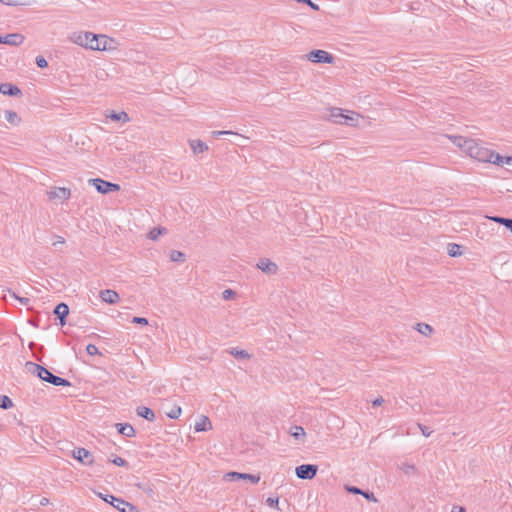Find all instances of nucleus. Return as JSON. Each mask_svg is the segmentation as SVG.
Segmentation results:
<instances>
[{
    "mask_svg": "<svg viewBox=\"0 0 512 512\" xmlns=\"http://www.w3.org/2000/svg\"><path fill=\"white\" fill-rule=\"evenodd\" d=\"M467 154L480 162H489L492 163L494 159L495 152L484 147L477 140H474Z\"/></svg>",
    "mask_w": 512,
    "mask_h": 512,
    "instance_id": "obj_1",
    "label": "nucleus"
},
{
    "mask_svg": "<svg viewBox=\"0 0 512 512\" xmlns=\"http://www.w3.org/2000/svg\"><path fill=\"white\" fill-rule=\"evenodd\" d=\"M330 117L334 123L354 126L358 122L359 114L351 112L350 115H347L343 113L342 109L333 108Z\"/></svg>",
    "mask_w": 512,
    "mask_h": 512,
    "instance_id": "obj_2",
    "label": "nucleus"
},
{
    "mask_svg": "<svg viewBox=\"0 0 512 512\" xmlns=\"http://www.w3.org/2000/svg\"><path fill=\"white\" fill-rule=\"evenodd\" d=\"M89 183L93 185L99 193L102 194L118 191L120 189V186L118 184L100 178L90 179Z\"/></svg>",
    "mask_w": 512,
    "mask_h": 512,
    "instance_id": "obj_3",
    "label": "nucleus"
},
{
    "mask_svg": "<svg viewBox=\"0 0 512 512\" xmlns=\"http://www.w3.org/2000/svg\"><path fill=\"white\" fill-rule=\"evenodd\" d=\"M318 471V466L314 464H302L295 469L296 476L302 480L313 479Z\"/></svg>",
    "mask_w": 512,
    "mask_h": 512,
    "instance_id": "obj_4",
    "label": "nucleus"
},
{
    "mask_svg": "<svg viewBox=\"0 0 512 512\" xmlns=\"http://www.w3.org/2000/svg\"><path fill=\"white\" fill-rule=\"evenodd\" d=\"M308 60L315 63H332L333 56L324 50H313L308 54Z\"/></svg>",
    "mask_w": 512,
    "mask_h": 512,
    "instance_id": "obj_5",
    "label": "nucleus"
},
{
    "mask_svg": "<svg viewBox=\"0 0 512 512\" xmlns=\"http://www.w3.org/2000/svg\"><path fill=\"white\" fill-rule=\"evenodd\" d=\"M47 196L50 201H65L70 198L71 191L70 189L65 187H54L53 189L47 192Z\"/></svg>",
    "mask_w": 512,
    "mask_h": 512,
    "instance_id": "obj_6",
    "label": "nucleus"
},
{
    "mask_svg": "<svg viewBox=\"0 0 512 512\" xmlns=\"http://www.w3.org/2000/svg\"><path fill=\"white\" fill-rule=\"evenodd\" d=\"M92 32H73L69 35L68 39L79 46L86 49L89 48V40Z\"/></svg>",
    "mask_w": 512,
    "mask_h": 512,
    "instance_id": "obj_7",
    "label": "nucleus"
},
{
    "mask_svg": "<svg viewBox=\"0 0 512 512\" xmlns=\"http://www.w3.org/2000/svg\"><path fill=\"white\" fill-rule=\"evenodd\" d=\"M40 379L55 386L67 387L71 385L68 380L52 374L47 368H45L44 373Z\"/></svg>",
    "mask_w": 512,
    "mask_h": 512,
    "instance_id": "obj_8",
    "label": "nucleus"
},
{
    "mask_svg": "<svg viewBox=\"0 0 512 512\" xmlns=\"http://www.w3.org/2000/svg\"><path fill=\"white\" fill-rule=\"evenodd\" d=\"M110 498H111V505L114 508H116L117 510H119L120 512H138L137 507L129 502H127L123 499L117 498L115 496H110Z\"/></svg>",
    "mask_w": 512,
    "mask_h": 512,
    "instance_id": "obj_9",
    "label": "nucleus"
},
{
    "mask_svg": "<svg viewBox=\"0 0 512 512\" xmlns=\"http://www.w3.org/2000/svg\"><path fill=\"white\" fill-rule=\"evenodd\" d=\"M73 457L84 465H91L94 462L93 455L85 448L73 450Z\"/></svg>",
    "mask_w": 512,
    "mask_h": 512,
    "instance_id": "obj_10",
    "label": "nucleus"
},
{
    "mask_svg": "<svg viewBox=\"0 0 512 512\" xmlns=\"http://www.w3.org/2000/svg\"><path fill=\"white\" fill-rule=\"evenodd\" d=\"M226 478L230 481L236 480H249L253 484H257L260 481V475H253L247 473H239V472H229L226 474Z\"/></svg>",
    "mask_w": 512,
    "mask_h": 512,
    "instance_id": "obj_11",
    "label": "nucleus"
},
{
    "mask_svg": "<svg viewBox=\"0 0 512 512\" xmlns=\"http://www.w3.org/2000/svg\"><path fill=\"white\" fill-rule=\"evenodd\" d=\"M257 268L260 269L263 273L269 275H274L278 271L277 264L267 258L260 259L257 263Z\"/></svg>",
    "mask_w": 512,
    "mask_h": 512,
    "instance_id": "obj_12",
    "label": "nucleus"
},
{
    "mask_svg": "<svg viewBox=\"0 0 512 512\" xmlns=\"http://www.w3.org/2000/svg\"><path fill=\"white\" fill-rule=\"evenodd\" d=\"M452 143L459 147L464 152H468L475 139L466 138L463 136H451L449 137Z\"/></svg>",
    "mask_w": 512,
    "mask_h": 512,
    "instance_id": "obj_13",
    "label": "nucleus"
},
{
    "mask_svg": "<svg viewBox=\"0 0 512 512\" xmlns=\"http://www.w3.org/2000/svg\"><path fill=\"white\" fill-rule=\"evenodd\" d=\"M24 39V36L18 33L7 34L5 36H0V44L18 46L23 43Z\"/></svg>",
    "mask_w": 512,
    "mask_h": 512,
    "instance_id": "obj_14",
    "label": "nucleus"
},
{
    "mask_svg": "<svg viewBox=\"0 0 512 512\" xmlns=\"http://www.w3.org/2000/svg\"><path fill=\"white\" fill-rule=\"evenodd\" d=\"M99 296L103 302L108 304H116L120 299L119 294L111 289L101 290Z\"/></svg>",
    "mask_w": 512,
    "mask_h": 512,
    "instance_id": "obj_15",
    "label": "nucleus"
},
{
    "mask_svg": "<svg viewBox=\"0 0 512 512\" xmlns=\"http://www.w3.org/2000/svg\"><path fill=\"white\" fill-rule=\"evenodd\" d=\"M54 314L57 316V318L60 321V325L63 326L66 323V317L69 314V307L66 303H59L55 309Z\"/></svg>",
    "mask_w": 512,
    "mask_h": 512,
    "instance_id": "obj_16",
    "label": "nucleus"
},
{
    "mask_svg": "<svg viewBox=\"0 0 512 512\" xmlns=\"http://www.w3.org/2000/svg\"><path fill=\"white\" fill-rule=\"evenodd\" d=\"M0 93H2L3 95H8V96H21L22 95V92L21 90L11 84V83H1L0 84Z\"/></svg>",
    "mask_w": 512,
    "mask_h": 512,
    "instance_id": "obj_17",
    "label": "nucleus"
},
{
    "mask_svg": "<svg viewBox=\"0 0 512 512\" xmlns=\"http://www.w3.org/2000/svg\"><path fill=\"white\" fill-rule=\"evenodd\" d=\"M194 429L196 432H203L212 429L211 421L207 416L201 415L195 423Z\"/></svg>",
    "mask_w": 512,
    "mask_h": 512,
    "instance_id": "obj_18",
    "label": "nucleus"
},
{
    "mask_svg": "<svg viewBox=\"0 0 512 512\" xmlns=\"http://www.w3.org/2000/svg\"><path fill=\"white\" fill-rule=\"evenodd\" d=\"M116 428L118 430V433L125 437H134L135 436V429L134 427L129 423H117Z\"/></svg>",
    "mask_w": 512,
    "mask_h": 512,
    "instance_id": "obj_19",
    "label": "nucleus"
},
{
    "mask_svg": "<svg viewBox=\"0 0 512 512\" xmlns=\"http://www.w3.org/2000/svg\"><path fill=\"white\" fill-rule=\"evenodd\" d=\"M136 413L139 417H142L148 421H154L155 420V413L152 409L146 406H139L136 409Z\"/></svg>",
    "mask_w": 512,
    "mask_h": 512,
    "instance_id": "obj_20",
    "label": "nucleus"
},
{
    "mask_svg": "<svg viewBox=\"0 0 512 512\" xmlns=\"http://www.w3.org/2000/svg\"><path fill=\"white\" fill-rule=\"evenodd\" d=\"M447 253L450 257L461 256L463 253L462 246L456 243H449L447 246Z\"/></svg>",
    "mask_w": 512,
    "mask_h": 512,
    "instance_id": "obj_21",
    "label": "nucleus"
},
{
    "mask_svg": "<svg viewBox=\"0 0 512 512\" xmlns=\"http://www.w3.org/2000/svg\"><path fill=\"white\" fill-rule=\"evenodd\" d=\"M493 164L502 166L504 164L506 165H512V156H501L500 154L495 152L494 159L492 160Z\"/></svg>",
    "mask_w": 512,
    "mask_h": 512,
    "instance_id": "obj_22",
    "label": "nucleus"
},
{
    "mask_svg": "<svg viewBox=\"0 0 512 512\" xmlns=\"http://www.w3.org/2000/svg\"><path fill=\"white\" fill-rule=\"evenodd\" d=\"M5 119L13 126H18L21 122V118L17 115V113L11 110L5 111Z\"/></svg>",
    "mask_w": 512,
    "mask_h": 512,
    "instance_id": "obj_23",
    "label": "nucleus"
},
{
    "mask_svg": "<svg viewBox=\"0 0 512 512\" xmlns=\"http://www.w3.org/2000/svg\"><path fill=\"white\" fill-rule=\"evenodd\" d=\"M100 37V51L110 50L112 49L111 44L114 43V40L106 35H99Z\"/></svg>",
    "mask_w": 512,
    "mask_h": 512,
    "instance_id": "obj_24",
    "label": "nucleus"
},
{
    "mask_svg": "<svg viewBox=\"0 0 512 512\" xmlns=\"http://www.w3.org/2000/svg\"><path fill=\"white\" fill-rule=\"evenodd\" d=\"M190 146L194 153H203L208 150V146L201 140H192Z\"/></svg>",
    "mask_w": 512,
    "mask_h": 512,
    "instance_id": "obj_25",
    "label": "nucleus"
},
{
    "mask_svg": "<svg viewBox=\"0 0 512 512\" xmlns=\"http://www.w3.org/2000/svg\"><path fill=\"white\" fill-rule=\"evenodd\" d=\"M290 434L293 436L296 440H304L306 436V432L303 427L301 426H293L290 429Z\"/></svg>",
    "mask_w": 512,
    "mask_h": 512,
    "instance_id": "obj_26",
    "label": "nucleus"
},
{
    "mask_svg": "<svg viewBox=\"0 0 512 512\" xmlns=\"http://www.w3.org/2000/svg\"><path fill=\"white\" fill-rule=\"evenodd\" d=\"M415 328L424 336H430L434 331L433 327L427 323H418Z\"/></svg>",
    "mask_w": 512,
    "mask_h": 512,
    "instance_id": "obj_27",
    "label": "nucleus"
},
{
    "mask_svg": "<svg viewBox=\"0 0 512 512\" xmlns=\"http://www.w3.org/2000/svg\"><path fill=\"white\" fill-rule=\"evenodd\" d=\"M26 366L28 367V370L31 373L37 374V376L39 378L42 377V374L44 373L45 367H43V366H41L39 364L33 363V362H27Z\"/></svg>",
    "mask_w": 512,
    "mask_h": 512,
    "instance_id": "obj_28",
    "label": "nucleus"
},
{
    "mask_svg": "<svg viewBox=\"0 0 512 512\" xmlns=\"http://www.w3.org/2000/svg\"><path fill=\"white\" fill-rule=\"evenodd\" d=\"M108 117L113 121H123L128 122L130 120L128 114L124 111L114 112L112 111Z\"/></svg>",
    "mask_w": 512,
    "mask_h": 512,
    "instance_id": "obj_29",
    "label": "nucleus"
},
{
    "mask_svg": "<svg viewBox=\"0 0 512 512\" xmlns=\"http://www.w3.org/2000/svg\"><path fill=\"white\" fill-rule=\"evenodd\" d=\"M491 220L505 226L512 233V219L504 218V217H500V216H494V217H491Z\"/></svg>",
    "mask_w": 512,
    "mask_h": 512,
    "instance_id": "obj_30",
    "label": "nucleus"
},
{
    "mask_svg": "<svg viewBox=\"0 0 512 512\" xmlns=\"http://www.w3.org/2000/svg\"><path fill=\"white\" fill-rule=\"evenodd\" d=\"M167 233V229L164 228V227H158V228H153L149 234H148V237L149 239L151 240H157L161 235H165Z\"/></svg>",
    "mask_w": 512,
    "mask_h": 512,
    "instance_id": "obj_31",
    "label": "nucleus"
},
{
    "mask_svg": "<svg viewBox=\"0 0 512 512\" xmlns=\"http://www.w3.org/2000/svg\"><path fill=\"white\" fill-rule=\"evenodd\" d=\"M99 41H100L99 35L92 33V35L90 36L88 49L100 51Z\"/></svg>",
    "mask_w": 512,
    "mask_h": 512,
    "instance_id": "obj_32",
    "label": "nucleus"
},
{
    "mask_svg": "<svg viewBox=\"0 0 512 512\" xmlns=\"http://www.w3.org/2000/svg\"><path fill=\"white\" fill-rule=\"evenodd\" d=\"M229 353L237 359H249L250 355L245 350H239L237 348H232Z\"/></svg>",
    "mask_w": 512,
    "mask_h": 512,
    "instance_id": "obj_33",
    "label": "nucleus"
},
{
    "mask_svg": "<svg viewBox=\"0 0 512 512\" xmlns=\"http://www.w3.org/2000/svg\"><path fill=\"white\" fill-rule=\"evenodd\" d=\"M170 260L173 262H181L185 260V254L178 250H172L170 252Z\"/></svg>",
    "mask_w": 512,
    "mask_h": 512,
    "instance_id": "obj_34",
    "label": "nucleus"
},
{
    "mask_svg": "<svg viewBox=\"0 0 512 512\" xmlns=\"http://www.w3.org/2000/svg\"><path fill=\"white\" fill-rule=\"evenodd\" d=\"M12 406H13V402L8 396H6V395L0 396V408L9 409Z\"/></svg>",
    "mask_w": 512,
    "mask_h": 512,
    "instance_id": "obj_35",
    "label": "nucleus"
},
{
    "mask_svg": "<svg viewBox=\"0 0 512 512\" xmlns=\"http://www.w3.org/2000/svg\"><path fill=\"white\" fill-rule=\"evenodd\" d=\"M109 461L117 466H120V467L128 466L127 461L119 456H114L113 458H110Z\"/></svg>",
    "mask_w": 512,
    "mask_h": 512,
    "instance_id": "obj_36",
    "label": "nucleus"
},
{
    "mask_svg": "<svg viewBox=\"0 0 512 512\" xmlns=\"http://www.w3.org/2000/svg\"><path fill=\"white\" fill-rule=\"evenodd\" d=\"M399 468L407 475L414 473L416 470L415 466L409 463H403Z\"/></svg>",
    "mask_w": 512,
    "mask_h": 512,
    "instance_id": "obj_37",
    "label": "nucleus"
},
{
    "mask_svg": "<svg viewBox=\"0 0 512 512\" xmlns=\"http://www.w3.org/2000/svg\"><path fill=\"white\" fill-rule=\"evenodd\" d=\"M181 407L177 406L175 408H173L170 412L167 413V416L170 418V419H178L181 415Z\"/></svg>",
    "mask_w": 512,
    "mask_h": 512,
    "instance_id": "obj_38",
    "label": "nucleus"
},
{
    "mask_svg": "<svg viewBox=\"0 0 512 512\" xmlns=\"http://www.w3.org/2000/svg\"><path fill=\"white\" fill-rule=\"evenodd\" d=\"M345 490L348 492V493H351V494H356V495H362L363 491L362 489L356 487V486H350V485H345Z\"/></svg>",
    "mask_w": 512,
    "mask_h": 512,
    "instance_id": "obj_39",
    "label": "nucleus"
},
{
    "mask_svg": "<svg viewBox=\"0 0 512 512\" xmlns=\"http://www.w3.org/2000/svg\"><path fill=\"white\" fill-rule=\"evenodd\" d=\"M362 496L367 499L368 501H371V502H378V499L375 497L374 493L369 491V490H364L363 493H362Z\"/></svg>",
    "mask_w": 512,
    "mask_h": 512,
    "instance_id": "obj_40",
    "label": "nucleus"
},
{
    "mask_svg": "<svg viewBox=\"0 0 512 512\" xmlns=\"http://www.w3.org/2000/svg\"><path fill=\"white\" fill-rule=\"evenodd\" d=\"M212 137L218 138L221 135H236L233 131L229 130H223V131H212L211 132Z\"/></svg>",
    "mask_w": 512,
    "mask_h": 512,
    "instance_id": "obj_41",
    "label": "nucleus"
},
{
    "mask_svg": "<svg viewBox=\"0 0 512 512\" xmlns=\"http://www.w3.org/2000/svg\"><path fill=\"white\" fill-rule=\"evenodd\" d=\"M36 64L39 68H46L48 66L47 60L43 56L36 57Z\"/></svg>",
    "mask_w": 512,
    "mask_h": 512,
    "instance_id": "obj_42",
    "label": "nucleus"
},
{
    "mask_svg": "<svg viewBox=\"0 0 512 512\" xmlns=\"http://www.w3.org/2000/svg\"><path fill=\"white\" fill-rule=\"evenodd\" d=\"M86 352L91 356L99 353L98 348L94 344H88L86 346Z\"/></svg>",
    "mask_w": 512,
    "mask_h": 512,
    "instance_id": "obj_43",
    "label": "nucleus"
},
{
    "mask_svg": "<svg viewBox=\"0 0 512 512\" xmlns=\"http://www.w3.org/2000/svg\"><path fill=\"white\" fill-rule=\"evenodd\" d=\"M296 1L300 2V3H305V5H308L309 7H311V9H313L315 11L319 10V5L313 3L311 0H296Z\"/></svg>",
    "mask_w": 512,
    "mask_h": 512,
    "instance_id": "obj_44",
    "label": "nucleus"
},
{
    "mask_svg": "<svg viewBox=\"0 0 512 512\" xmlns=\"http://www.w3.org/2000/svg\"><path fill=\"white\" fill-rule=\"evenodd\" d=\"M418 427L421 431V433L425 436V437H429L432 433V431L430 430L429 427L425 426V425H422V424H418Z\"/></svg>",
    "mask_w": 512,
    "mask_h": 512,
    "instance_id": "obj_45",
    "label": "nucleus"
},
{
    "mask_svg": "<svg viewBox=\"0 0 512 512\" xmlns=\"http://www.w3.org/2000/svg\"><path fill=\"white\" fill-rule=\"evenodd\" d=\"M235 295V292L231 289H226L222 293V297L224 300H229Z\"/></svg>",
    "mask_w": 512,
    "mask_h": 512,
    "instance_id": "obj_46",
    "label": "nucleus"
},
{
    "mask_svg": "<svg viewBox=\"0 0 512 512\" xmlns=\"http://www.w3.org/2000/svg\"><path fill=\"white\" fill-rule=\"evenodd\" d=\"M266 503L269 507L275 508L278 506L279 500L278 498L268 497Z\"/></svg>",
    "mask_w": 512,
    "mask_h": 512,
    "instance_id": "obj_47",
    "label": "nucleus"
},
{
    "mask_svg": "<svg viewBox=\"0 0 512 512\" xmlns=\"http://www.w3.org/2000/svg\"><path fill=\"white\" fill-rule=\"evenodd\" d=\"M132 323H135V324H142V325H147L148 324V320L144 317H133L132 319Z\"/></svg>",
    "mask_w": 512,
    "mask_h": 512,
    "instance_id": "obj_48",
    "label": "nucleus"
},
{
    "mask_svg": "<svg viewBox=\"0 0 512 512\" xmlns=\"http://www.w3.org/2000/svg\"><path fill=\"white\" fill-rule=\"evenodd\" d=\"M4 4L8 5V6H17V5H20L21 2H20V0H5Z\"/></svg>",
    "mask_w": 512,
    "mask_h": 512,
    "instance_id": "obj_49",
    "label": "nucleus"
},
{
    "mask_svg": "<svg viewBox=\"0 0 512 512\" xmlns=\"http://www.w3.org/2000/svg\"><path fill=\"white\" fill-rule=\"evenodd\" d=\"M16 300H18L22 305H28V303L30 302V299L29 298H26V297H16Z\"/></svg>",
    "mask_w": 512,
    "mask_h": 512,
    "instance_id": "obj_50",
    "label": "nucleus"
},
{
    "mask_svg": "<svg viewBox=\"0 0 512 512\" xmlns=\"http://www.w3.org/2000/svg\"><path fill=\"white\" fill-rule=\"evenodd\" d=\"M383 402H384V399H383L382 397H378V398H376V399L372 402V405H373L374 407H376V406H380V405H382V403H383Z\"/></svg>",
    "mask_w": 512,
    "mask_h": 512,
    "instance_id": "obj_51",
    "label": "nucleus"
},
{
    "mask_svg": "<svg viewBox=\"0 0 512 512\" xmlns=\"http://www.w3.org/2000/svg\"><path fill=\"white\" fill-rule=\"evenodd\" d=\"M65 242L64 238L61 236H56V241L53 242V246H56L57 244H63Z\"/></svg>",
    "mask_w": 512,
    "mask_h": 512,
    "instance_id": "obj_52",
    "label": "nucleus"
},
{
    "mask_svg": "<svg viewBox=\"0 0 512 512\" xmlns=\"http://www.w3.org/2000/svg\"><path fill=\"white\" fill-rule=\"evenodd\" d=\"M49 504V499L48 498H45L43 497L41 500H40V505L41 506H46Z\"/></svg>",
    "mask_w": 512,
    "mask_h": 512,
    "instance_id": "obj_53",
    "label": "nucleus"
},
{
    "mask_svg": "<svg viewBox=\"0 0 512 512\" xmlns=\"http://www.w3.org/2000/svg\"><path fill=\"white\" fill-rule=\"evenodd\" d=\"M452 512H465V509L463 507H454Z\"/></svg>",
    "mask_w": 512,
    "mask_h": 512,
    "instance_id": "obj_54",
    "label": "nucleus"
},
{
    "mask_svg": "<svg viewBox=\"0 0 512 512\" xmlns=\"http://www.w3.org/2000/svg\"><path fill=\"white\" fill-rule=\"evenodd\" d=\"M111 495H106L105 497H103V499L105 500V502L111 504V498H110Z\"/></svg>",
    "mask_w": 512,
    "mask_h": 512,
    "instance_id": "obj_55",
    "label": "nucleus"
},
{
    "mask_svg": "<svg viewBox=\"0 0 512 512\" xmlns=\"http://www.w3.org/2000/svg\"><path fill=\"white\" fill-rule=\"evenodd\" d=\"M8 293H9L13 298H15V299H16V297H18V296L15 294V292H13L12 290H8Z\"/></svg>",
    "mask_w": 512,
    "mask_h": 512,
    "instance_id": "obj_56",
    "label": "nucleus"
},
{
    "mask_svg": "<svg viewBox=\"0 0 512 512\" xmlns=\"http://www.w3.org/2000/svg\"><path fill=\"white\" fill-rule=\"evenodd\" d=\"M4 1H5V0H0V2H1V3H3V4H4Z\"/></svg>",
    "mask_w": 512,
    "mask_h": 512,
    "instance_id": "obj_57",
    "label": "nucleus"
}]
</instances>
